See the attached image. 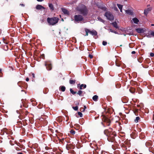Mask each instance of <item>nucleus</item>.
<instances>
[{
	"mask_svg": "<svg viewBox=\"0 0 154 154\" xmlns=\"http://www.w3.org/2000/svg\"><path fill=\"white\" fill-rule=\"evenodd\" d=\"M76 10L79 12L85 15L87 13V10L85 6L83 5H81L77 7Z\"/></svg>",
	"mask_w": 154,
	"mask_h": 154,
	"instance_id": "nucleus-1",
	"label": "nucleus"
},
{
	"mask_svg": "<svg viewBox=\"0 0 154 154\" xmlns=\"http://www.w3.org/2000/svg\"><path fill=\"white\" fill-rule=\"evenodd\" d=\"M108 132L107 130L104 131V133L108 136L107 140L109 141L113 142L115 140V136L116 135L115 133H110L109 134H106V133Z\"/></svg>",
	"mask_w": 154,
	"mask_h": 154,
	"instance_id": "nucleus-2",
	"label": "nucleus"
},
{
	"mask_svg": "<svg viewBox=\"0 0 154 154\" xmlns=\"http://www.w3.org/2000/svg\"><path fill=\"white\" fill-rule=\"evenodd\" d=\"M59 20V19L57 17H54L51 18H48L47 21L50 25H54L57 23Z\"/></svg>",
	"mask_w": 154,
	"mask_h": 154,
	"instance_id": "nucleus-3",
	"label": "nucleus"
},
{
	"mask_svg": "<svg viewBox=\"0 0 154 154\" xmlns=\"http://www.w3.org/2000/svg\"><path fill=\"white\" fill-rule=\"evenodd\" d=\"M74 18L75 21L78 22L83 20V17L80 15H75Z\"/></svg>",
	"mask_w": 154,
	"mask_h": 154,
	"instance_id": "nucleus-4",
	"label": "nucleus"
},
{
	"mask_svg": "<svg viewBox=\"0 0 154 154\" xmlns=\"http://www.w3.org/2000/svg\"><path fill=\"white\" fill-rule=\"evenodd\" d=\"M105 16L108 19L110 20H112L114 19L113 16L109 12H106L105 14Z\"/></svg>",
	"mask_w": 154,
	"mask_h": 154,
	"instance_id": "nucleus-5",
	"label": "nucleus"
},
{
	"mask_svg": "<svg viewBox=\"0 0 154 154\" xmlns=\"http://www.w3.org/2000/svg\"><path fill=\"white\" fill-rule=\"evenodd\" d=\"M45 66H46V68L48 70H50L52 69L51 64L48 62H46L45 63Z\"/></svg>",
	"mask_w": 154,
	"mask_h": 154,
	"instance_id": "nucleus-6",
	"label": "nucleus"
},
{
	"mask_svg": "<svg viewBox=\"0 0 154 154\" xmlns=\"http://www.w3.org/2000/svg\"><path fill=\"white\" fill-rule=\"evenodd\" d=\"M62 11L64 14L69 15V11L66 9L62 8Z\"/></svg>",
	"mask_w": 154,
	"mask_h": 154,
	"instance_id": "nucleus-7",
	"label": "nucleus"
},
{
	"mask_svg": "<svg viewBox=\"0 0 154 154\" xmlns=\"http://www.w3.org/2000/svg\"><path fill=\"white\" fill-rule=\"evenodd\" d=\"M145 144L147 147L150 148L151 146H152V142L150 141L146 142Z\"/></svg>",
	"mask_w": 154,
	"mask_h": 154,
	"instance_id": "nucleus-8",
	"label": "nucleus"
},
{
	"mask_svg": "<svg viewBox=\"0 0 154 154\" xmlns=\"http://www.w3.org/2000/svg\"><path fill=\"white\" fill-rule=\"evenodd\" d=\"M152 10V8H149L147 9H145L144 10V13L145 15H147L149 12L151 11Z\"/></svg>",
	"mask_w": 154,
	"mask_h": 154,
	"instance_id": "nucleus-9",
	"label": "nucleus"
},
{
	"mask_svg": "<svg viewBox=\"0 0 154 154\" xmlns=\"http://www.w3.org/2000/svg\"><path fill=\"white\" fill-rule=\"evenodd\" d=\"M103 120L105 122H107L109 123L108 125H109V123L110 122V120L107 117H104L103 119Z\"/></svg>",
	"mask_w": 154,
	"mask_h": 154,
	"instance_id": "nucleus-10",
	"label": "nucleus"
},
{
	"mask_svg": "<svg viewBox=\"0 0 154 154\" xmlns=\"http://www.w3.org/2000/svg\"><path fill=\"white\" fill-rule=\"evenodd\" d=\"M137 32L139 33L143 32H144V30L142 28H137L136 29Z\"/></svg>",
	"mask_w": 154,
	"mask_h": 154,
	"instance_id": "nucleus-11",
	"label": "nucleus"
},
{
	"mask_svg": "<svg viewBox=\"0 0 154 154\" xmlns=\"http://www.w3.org/2000/svg\"><path fill=\"white\" fill-rule=\"evenodd\" d=\"M36 9H38V10L41 9H45V8L44 7H43L41 5H37L36 6Z\"/></svg>",
	"mask_w": 154,
	"mask_h": 154,
	"instance_id": "nucleus-12",
	"label": "nucleus"
},
{
	"mask_svg": "<svg viewBox=\"0 0 154 154\" xmlns=\"http://www.w3.org/2000/svg\"><path fill=\"white\" fill-rule=\"evenodd\" d=\"M89 33L92 35H96L97 34V32L95 31H90L89 30Z\"/></svg>",
	"mask_w": 154,
	"mask_h": 154,
	"instance_id": "nucleus-13",
	"label": "nucleus"
},
{
	"mask_svg": "<svg viewBox=\"0 0 154 154\" xmlns=\"http://www.w3.org/2000/svg\"><path fill=\"white\" fill-rule=\"evenodd\" d=\"M126 13H127V14H132V12L131 11V10H128L125 11Z\"/></svg>",
	"mask_w": 154,
	"mask_h": 154,
	"instance_id": "nucleus-14",
	"label": "nucleus"
},
{
	"mask_svg": "<svg viewBox=\"0 0 154 154\" xmlns=\"http://www.w3.org/2000/svg\"><path fill=\"white\" fill-rule=\"evenodd\" d=\"M132 20L135 23H138L139 21V20L137 18H134Z\"/></svg>",
	"mask_w": 154,
	"mask_h": 154,
	"instance_id": "nucleus-15",
	"label": "nucleus"
},
{
	"mask_svg": "<svg viewBox=\"0 0 154 154\" xmlns=\"http://www.w3.org/2000/svg\"><path fill=\"white\" fill-rule=\"evenodd\" d=\"M48 5H49V7L50 8V9L51 10L53 11L54 10V6H53V5L52 4H51V3L49 4Z\"/></svg>",
	"mask_w": 154,
	"mask_h": 154,
	"instance_id": "nucleus-16",
	"label": "nucleus"
},
{
	"mask_svg": "<svg viewBox=\"0 0 154 154\" xmlns=\"http://www.w3.org/2000/svg\"><path fill=\"white\" fill-rule=\"evenodd\" d=\"M62 118H63L62 117L60 116L57 117L56 119L57 121L60 122L62 121Z\"/></svg>",
	"mask_w": 154,
	"mask_h": 154,
	"instance_id": "nucleus-17",
	"label": "nucleus"
},
{
	"mask_svg": "<svg viewBox=\"0 0 154 154\" xmlns=\"http://www.w3.org/2000/svg\"><path fill=\"white\" fill-rule=\"evenodd\" d=\"M129 91L131 93H134L135 91V89L134 88H131L129 89Z\"/></svg>",
	"mask_w": 154,
	"mask_h": 154,
	"instance_id": "nucleus-18",
	"label": "nucleus"
},
{
	"mask_svg": "<svg viewBox=\"0 0 154 154\" xmlns=\"http://www.w3.org/2000/svg\"><path fill=\"white\" fill-rule=\"evenodd\" d=\"M98 97L97 96L94 95L92 99L94 100L95 101H96L98 99Z\"/></svg>",
	"mask_w": 154,
	"mask_h": 154,
	"instance_id": "nucleus-19",
	"label": "nucleus"
},
{
	"mask_svg": "<svg viewBox=\"0 0 154 154\" xmlns=\"http://www.w3.org/2000/svg\"><path fill=\"white\" fill-rule=\"evenodd\" d=\"M112 24L115 28H118L117 23L116 22H114L113 23H112Z\"/></svg>",
	"mask_w": 154,
	"mask_h": 154,
	"instance_id": "nucleus-20",
	"label": "nucleus"
},
{
	"mask_svg": "<svg viewBox=\"0 0 154 154\" xmlns=\"http://www.w3.org/2000/svg\"><path fill=\"white\" fill-rule=\"evenodd\" d=\"M60 88L61 91H65L66 89L65 87L64 86H62L60 87Z\"/></svg>",
	"mask_w": 154,
	"mask_h": 154,
	"instance_id": "nucleus-21",
	"label": "nucleus"
},
{
	"mask_svg": "<svg viewBox=\"0 0 154 154\" xmlns=\"http://www.w3.org/2000/svg\"><path fill=\"white\" fill-rule=\"evenodd\" d=\"M82 86H83V88H86V85L85 84H84H84H82L80 86V89H82Z\"/></svg>",
	"mask_w": 154,
	"mask_h": 154,
	"instance_id": "nucleus-22",
	"label": "nucleus"
},
{
	"mask_svg": "<svg viewBox=\"0 0 154 154\" xmlns=\"http://www.w3.org/2000/svg\"><path fill=\"white\" fill-rule=\"evenodd\" d=\"M137 91L139 94H141L142 92V90L139 88H137Z\"/></svg>",
	"mask_w": 154,
	"mask_h": 154,
	"instance_id": "nucleus-23",
	"label": "nucleus"
},
{
	"mask_svg": "<svg viewBox=\"0 0 154 154\" xmlns=\"http://www.w3.org/2000/svg\"><path fill=\"white\" fill-rule=\"evenodd\" d=\"M85 30L86 33L85 36H88V33H89V30L87 29H85Z\"/></svg>",
	"mask_w": 154,
	"mask_h": 154,
	"instance_id": "nucleus-24",
	"label": "nucleus"
},
{
	"mask_svg": "<svg viewBox=\"0 0 154 154\" xmlns=\"http://www.w3.org/2000/svg\"><path fill=\"white\" fill-rule=\"evenodd\" d=\"M75 80H69V83L71 84H75Z\"/></svg>",
	"mask_w": 154,
	"mask_h": 154,
	"instance_id": "nucleus-25",
	"label": "nucleus"
},
{
	"mask_svg": "<svg viewBox=\"0 0 154 154\" xmlns=\"http://www.w3.org/2000/svg\"><path fill=\"white\" fill-rule=\"evenodd\" d=\"M97 19L98 20H99V21H101L103 23H104V21L100 17H98L97 18Z\"/></svg>",
	"mask_w": 154,
	"mask_h": 154,
	"instance_id": "nucleus-26",
	"label": "nucleus"
},
{
	"mask_svg": "<svg viewBox=\"0 0 154 154\" xmlns=\"http://www.w3.org/2000/svg\"><path fill=\"white\" fill-rule=\"evenodd\" d=\"M140 119V118L139 117H137L136 118V119L134 120L135 122H137Z\"/></svg>",
	"mask_w": 154,
	"mask_h": 154,
	"instance_id": "nucleus-27",
	"label": "nucleus"
},
{
	"mask_svg": "<svg viewBox=\"0 0 154 154\" xmlns=\"http://www.w3.org/2000/svg\"><path fill=\"white\" fill-rule=\"evenodd\" d=\"M117 5L118 7L119 8V9H121V8H122V7H123L122 5L119 4H117Z\"/></svg>",
	"mask_w": 154,
	"mask_h": 154,
	"instance_id": "nucleus-28",
	"label": "nucleus"
},
{
	"mask_svg": "<svg viewBox=\"0 0 154 154\" xmlns=\"http://www.w3.org/2000/svg\"><path fill=\"white\" fill-rule=\"evenodd\" d=\"M70 92L73 94H74L76 93V92L74 91L72 88L70 89Z\"/></svg>",
	"mask_w": 154,
	"mask_h": 154,
	"instance_id": "nucleus-29",
	"label": "nucleus"
},
{
	"mask_svg": "<svg viewBox=\"0 0 154 154\" xmlns=\"http://www.w3.org/2000/svg\"><path fill=\"white\" fill-rule=\"evenodd\" d=\"M82 91H79L77 93V94L79 95L80 96H82Z\"/></svg>",
	"mask_w": 154,
	"mask_h": 154,
	"instance_id": "nucleus-30",
	"label": "nucleus"
},
{
	"mask_svg": "<svg viewBox=\"0 0 154 154\" xmlns=\"http://www.w3.org/2000/svg\"><path fill=\"white\" fill-rule=\"evenodd\" d=\"M72 108L75 110H77L78 109V106H76L75 107H73Z\"/></svg>",
	"mask_w": 154,
	"mask_h": 154,
	"instance_id": "nucleus-31",
	"label": "nucleus"
},
{
	"mask_svg": "<svg viewBox=\"0 0 154 154\" xmlns=\"http://www.w3.org/2000/svg\"><path fill=\"white\" fill-rule=\"evenodd\" d=\"M78 115L80 116V117H82V114L80 112H78Z\"/></svg>",
	"mask_w": 154,
	"mask_h": 154,
	"instance_id": "nucleus-32",
	"label": "nucleus"
},
{
	"mask_svg": "<svg viewBox=\"0 0 154 154\" xmlns=\"http://www.w3.org/2000/svg\"><path fill=\"white\" fill-rule=\"evenodd\" d=\"M107 44V42H105V41H103L102 42L103 45H106Z\"/></svg>",
	"mask_w": 154,
	"mask_h": 154,
	"instance_id": "nucleus-33",
	"label": "nucleus"
},
{
	"mask_svg": "<svg viewBox=\"0 0 154 154\" xmlns=\"http://www.w3.org/2000/svg\"><path fill=\"white\" fill-rule=\"evenodd\" d=\"M109 30L110 32H114V33H115V34H117V32L115 31H114L112 29H109Z\"/></svg>",
	"mask_w": 154,
	"mask_h": 154,
	"instance_id": "nucleus-34",
	"label": "nucleus"
},
{
	"mask_svg": "<svg viewBox=\"0 0 154 154\" xmlns=\"http://www.w3.org/2000/svg\"><path fill=\"white\" fill-rule=\"evenodd\" d=\"M70 132L72 134H75V131L72 130L70 131Z\"/></svg>",
	"mask_w": 154,
	"mask_h": 154,
	"instance_id": "nucleus-35",
	"label": "nucleus"
},
{
	"mask_svg": "<svg viewBox=\"0 0 154 154\" xmlns=\"http://www.w3.org/2000/svg\"><path fill=\"white\" fill-rule=\"evenodd\" d=\"M116 66H120V64L118 63L117 61L116 62Z\"/></svg>",
	"mask_w": 154,
	"mask_h": 154,
	"instance_id": "nucleus-36",
	"label": "nucleus"
},
{
	"mask_svg": "<svg viewBox=\"0 0 154 154\" xmlns=\"http://www.w3.org/2000/svg\"><path fill=\"white\" fill-rule=\"evenodd\" d=\"M85 109L83 108H80V111L82 112H84L85 111Z\"/></svg>",
	"mask_w": 154,
	"mask_h": 154,
	"instance_id": "nucleus-37",
	"label": "nucleus"
},
{
	"mask_svg": "<svg viewBox=\"0 0 154 154\" xmlns=\"http://www.w3.org/2000/svg\"><path fill=\"white\" fill-rule=\"evenodd\" d=\"M150 35H152V36H154V32H151L150 33Z\"/></svg>",
	"mask_w": 154,
	"mask_h": 154,
	"instance_id": "nucleus-38",
	"label": "nucleus"
},
{
	"mask_svg": "<svg viewBox=\"0 0 154 154\" xmlns=\"http://www.w3.org/2000/svg\"><path fill=\"white\" fill-rule=\"evenodd\" d=\"M3 41L5 43V44H8V42H5V38H3Z\"/></svg>",
	"mask_w": 154,
	"mask_h": 154,
	"instance_id": "nucleus-39",
	"label": "nucleus"
},
{
	"mask_svg": "<svg viewBox=\"0 0 154 154\" xmlns=\"http://www.w3.org/2000/svg\"><path fill=\"white\" fill-rule=\"evenodd\" d=\"M150 56H151V57H153L154 56V54L153 53H150Z\"/></svg>",
	"mask_w": 154,
	"mask_h": 154,
	"instance_id": "nucleus-40",
	"label": "nucleus"
},
{
	"mask_svg": "<svg viewBox=\"0 0 154 154\" xmlns=\"http://www.w3.org/2000/svg\"><path fill=\"white\" fill-rule=\"evenodd\" d=\"M116 11H118V9L116 7H115L113 8Z\"/></svg>",
	"mask_w": 154,
	"mask_h": 154,
	"instance_id": "nucleus-41",
	"label": "nucleus"
},
{
	"mask_svg": "<svg viewBox=\"0 0 154 154\" xmlns=\"http://www.w3.org/2000/svg\"><path fill=\"white\" fill-rule=\"evenodd\" d=\"M89 57L91 58H92L93 57V56L91 54H89Z\"/></svg>",
	"mask_w": 154,
	"mask_h": 154,
	"instance_id": "nucleus-42",
	"label": "nucleus"
},
{
	"mask_svg": "<svg viewBox=\"0 0 154 154\" xmlns=\"http://www.w3.org/2000/svg\"><path fill=\"white\" fill-rule=\"evenodd\" d=\"M20 5L22 6V7H24L25 6V5L24 4H20Z\"/></svg>",
	"mask_w": 154,
	"mask_h": 154,
	"instance_id": "nucleus-43",
	"label": "nucleus"
},
{
	"mask_svg": "<svg viewBox=\"0 0 154 154\" xmlns=\"http://www.w3.org/2000/svg\"><path fill=\"white\" fill-rule=\"evenodd\" d=\"M29 78H27L26 79V81L27 82L29 81Z\"/></svg>",
	"mask_w": 154,
	"mask_h": 154,
	"instance_id": "nucleus-44",
	"label": "nucleus"
},
{
	"mask_svg": "<svg viewBox=\"0 0 154 154\" xmlns=\"http://www.w3.org/2000/svg\"><path fill=\"white\" fill-rule=\"evenodd\" d=\"M131 53L133 54H134L135 53V51H133Z\"/></svg>",
	"mask_w": 154,
	"mask_h": 154,
	"instance_id": "nucleus-45",
	"label": "nucleus"
},
{
	"mask_svg": "<svg viewBox=\"0 0 154 154\" xmlns=\"http://www.w3.org/2000/svg\"><path fill=\"white\" fill-rule=\"evenodd\" d=\"M38 2H41L43 1V0H37Z\"/></svg>",
	"mask_w": 154,
	"mask_h": 154,
	"instance_id": "nucleus-46",
	"label": "nucleus"
},
{
	"mask_svg": "<svg viewBox=\"0 0 154 154\" xmlns=\"http://www.w3.org/2000/svg\"><path fill=\"white\" fill-rule=\"evenodd\" d=\"M42 58L43 59H44V54H43L42 55Z\"/></svg>",
	"mask_w": 154,
	"mask_h": 154,
	"instance_id": "nucleus-47",
	"label": "nucleus"
},
{
	"mask_svg": "<svg viewBox=\"0 0 154 154\" xmlns=\"http://www.w3.org/2000/svg\"><path fill=\"white\" fill-rule=\"evenodd\" d=\"M120 9V12H122V8H121V9Z\"/></svg>",
	"mask_w": 154,
	"mask_h": 154,
	"instance_id": "nucleus-48",
	"label": "nucleus"
},
{
	"mask_svg": "<svg viewBox=\"0 0 154 154\" xmlns=\"http://www.w3.org/2000/svg\"><path fill=\"white\" fill-rule=\"evenodd\" d=\"M32 75L33 78H35V75L34 73L32 74Z\"/></svg>",
	"mask_w": 154,
	"mask_h": 154,
	"instance_id": "nucleus-49",
	"label": "nucleus"
},
{
	"mask_svg": "<svg viewBox=\"0 0 154 154\" xmlns=\"http://www.w3.org/2000/svg\"><path fill=\"white\" fill-rule=\"evenodd\" d=\"M84 109H86V106H84Z\"/></svg>",
	"mask_w": 154,
	"mask_h": 154,
	"instance_id": "nucleus-50",
	"label": "nucleus"
},
{
	"mask_svg": "<svg viewBox=\"0 0 154 154\" xmlns=\"http://www.w3.org/2000/svg\"><path fill=\"white\" fill-rule=\"evenodd\" d=\"M17 154H23V153L22 152H20L19 153H18Z\"/></svg>",
	"mask_w": 154,
	"mask_h": 154,
	"instance_id": "nucleus-51",
	"label": "nucleus"
},
{
	"mask_svg": "<svg viewBox=\"0 0 154 154\" xmlns=\"http://www.w3.org/2000/svg\"><path fill=\"white\" fill-rule=\"evenodd\" d=\"M152 26H154V24H152L151 25Z\"/></svg>",
	"mask_w": 154,
	"mask_h": 154,
	"instance_id": "nucleus-52",
	"label": "nucleus"
},
{
	"mask_svg": "<svg viewBox=\"0 0 154 154\" xmlns=\"http://www.w3.org/2000/svg\"><path fill=\"white\" fill-rule=\"evenodd\" d=\"M1 71H2V69H0V72H1Z\"/></svg>",
	"mask_w": 154,
	"mask_h": 154,
	"instance_id": "nucleus-53",
	"label": "nucleus"
},
{
	"mask_svg": "<svg viewBox=\"0 0 154 154\" xmlns=\"http://www.w3.org/2000/svg\"><path fill=\"white\" fill-rule=\"evenodd\" d=\"M61 100H62L63 99V97H61Z\"/></svg>",
	"mask_w": 154,
	"mask_h": 154,
	"instance_id": "nucleus-54",
	"label": "nucleus"
},
{
	"mask_svg": "<svg viewBox=\"0 0 154 154\" xmlns=\"http://www.w3.org/2000/svg\"><path fill=\"white\" fill-rule=\"evenodd\" d=\"M147 37H150V36H148Z\"/></svg>",
	"mask_w": 154,
	"mask_h": 154,
	"instance_id": "nucleus-55",
	"label": "nucleus"
},
{
	"mask_svg": "<svg viewBox=\"0 0 154 154\" xmlns=\"http://www.w3.org/2000/svg\"><path fill=\"white\" fill-rule=\"evenodd\" d=\"M150 6V5H147V7H148V6Z\"/></svg>",
	"mask_w": 154,
	"mask_h": 154,
	"instance_id": "nucleus-56",
	"label": "nucleus"
},
{
	"mask_svg": "<svg viewBox=\"0 0 154 154\" xmlns=\"http://www.w3.org/2000/svg\"><path fill=\"white\" fill-rule=\"evenodd\" d=\"M153 119H154V115H153Z\"/></svg>",
	"mask_w": 154,
	"mask_h": 154,
	"instance_id": "nucleus-57",
	"label": "nucleus"
},
{
	"mask_svg": "<svg viewBox=\"0 0 154 154\" xmlns=\"http://www.w3.org/2000/svg\"><path fill=\"white\" fill-rule=\"evenodd\" d=\"M6 0V1L7 2H8V0Z\"/></svg>",
	"mask_w": 154,
	"mask_h": 154,
	"instance_id": "nucleus-58",
	"label": "nucleus"
},
{
	"mask_svg": "<svg viewBox=\"0 0 154 154\" xmlns=\"http://www.w3.org/2000/svg\"><path fill=\"white\" fill-rule=\"evenodd\" d=\"M58 100H59V99H60V98H59V97H58Z\"/></svg>",
	"mask_w": 154,
	"mask_h": 154,
	"instance_id": "nucleus-59",
	"label": "nucleus"
},
{
	"mask_svg": "<svg viewBox=\"0 0 154 154\" xmlns=\"http://www.w3.org/2000/svg\"><path fill=\"white\" fill-rule=\"evenodd\" d=\"M58 100H59V99H60V98H59V97H58Z\"/></svg>",
	"mask_w": 154,
	"mask_h": 154,
	"instance_id": "nucleus-60",
	"label": "nucleus"
},
{
	"mask_svg": "<svg viewBox=\"0 0 154 154\" xmlns=\"http://www.w3.org/2000/svg\"><path fill=\"white\" fill-rule=\"evenodd\" d=\"M122 46V45H120V46Z\"/></svg>",
	"mask_w": 154,
	"mask_h": 154,
	"instance_id": "nucleus-61",
	"label": "nucleus"
},
{
	"mask_svg": "<svg viewBox=\"0 0 154 154\" xmlns=\"http://www.w3.org/2000/svg\"><path fill=\"white\" fill-rule=\"evenodd\" d=\"M20 82H18V84H19V83H20Z\"/></svg>",
	"mask_w": 154,
	"mask_h": 154,
	"instance_id": "nucleus-62",
	"label": "nucleus"
},
{
	"mask_svg": "<svg viewBox=\"0 0 154 154\" xmlns=\"http://www.w3.org/2000/svg\"><path fill=\"white\" fill-rule=\"evenodd\" d=\"M59 34H60V32H59Z\"/></svg>",
	"mask_w": 154,
	"mask_h": 154,
	"instance_id": "nucleus-63",
	"label": "nucleus"
},
{
	"mask_svg": "<svg viewBox=\"0 0 154 154\" xmlns=\"http://www.w3.org/2000/svg\"><path fill=\"white\" fill-rule=\"evenodd\" d=\"M68 120V119H67L66 121V122Z\"/></svg>",
	"mask_w": 154,
	"mask_h": 154,
	"instance_id": "nucleus-64",
	"label": "nucleus"
}]
</instances>
